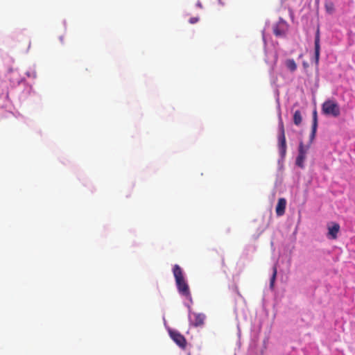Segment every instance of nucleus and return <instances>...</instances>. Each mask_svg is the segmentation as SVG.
Returning a JSON list of instances; mask_svg holds the SVG:
<instances>
[{"instance_id": "obj_21", "label": "nucleus", "mask_w": 355, "mask_h": 355, "mask_svg": "<svg viewBox=\"0 0 355 355\" xmlns=\"http://www.w3.org/2000/svg\"><path fill=\"white\" fill-rule=\"evenodd\" d=\"M30 46H31V42H30V41H28V47L26 49L27 51L29 49Z\"/></svg>"}, {"instance_id": "obj_6", "label": "nucleus", "mask_w": 355, "mask_h": 355, "mask_svg": "<svg viewBox=\"0 0 355 355\" xmlns=\"http://www.w3.org/2000/svg\"><path fill=\"white\" fill-rule=\"evenodd\" d=\"M320 31L319 29L317 30L315 37V64L318 66L319 63V59H320Z\"/></svg>"}, {"instance_id": "obj_1", "label": "nucleus", "mask_w": 355, "mask_h": 355, "mask_svg": "<svg viewBox=\"0 0 355 355\" xmlns=\"http://www.w3.org/2000/svg\"><path fill=\"white\" fill-rule=\"evenodd\" d=\"M173 272L179 293L186 297H191V293L188 284L184 279L182 270L180 266L175 264L173 266Z\"/></svg>"}, {"instance_id": "obj_2", "label": "nucleus", "mask_w": 355, "mask_h": 355, "mask_svg": "<svg viewBox=\"0 0 355 355\" xmlns=\"http://www.w3.org/2000/svg\"><path fill=\"white\" fill-rule=\"evenodd\" d=\"M322 111L326 115L338 117L340 114L338 104L334 100H327L322 105Z\"/></svg>"}, {"instance_id": "obj_11", "label": "nucleus", "mask_w": 355, "mask_h": 355, "mask_svg": "<svg viewBox=\"0 0 355 355\" xmlns=\"http://www.w3.org/2000/svg\"><path fill=\"white\" fill-rule=\"evenodd\" d=\"M305 159H306V155L298 154V155L296 158V161H295L296 165L302 168H304V162Z\"/></svg>"}, {"instance_id": "obj_20", "label": "nucleus", "mask_w": 355, "mask_h": 355, "mask_svg": "<svg viewBox=\"0 0 355 355\" xmlns=\"http://www.w3.org/2000/svg\"><path fill=\"white\" fill-rule=\"evenodd\" d=\"M7 117H13L14 114L12 112H7Z\"/></svg>"}, {"instance_id": "obj_7", "label": "nucleus", "mask_w": 355, "mask_h": 355, "mask_svg": "<svg viewBox=\"0 0 355 355\" xmlns=\"http://www.w3.org/2000/svg\"><path fill=\"white\" fill-rule=\"evenodd\" d=\"M328 235L331 239H336L340 231V225L337 223H332L331 225H328Z\"/></svg>"}, {"instance_id": "obj_15", "label": "nucleus", "mask_w": 355, "mask_h": 355, "mask_svg": "<svg viewBox=\"0 0 355 355\" xmlns=\"http://www.w3.org/2000/svg\"><path fill=\"white\" fill-rule=\"evenodd\" d=\"M313 121H312V126L313 127H318V114L316 110H314L313 112Z\"/></svg>"}, {"instance_id": "obj_18", "label": "nucleus", "mask_w": 355, "mask_h": 355, "mask_svg": "<svg viewBox=\"0 0 355 355\" xmlns=\"http://www.w3.org/2000/svg\"><path fill=\"white\" fill-rule=\"evenodd\" d=\"M198 20H199V18L197 17H191L189 19V23L193 24L198 22Z\"/></svg>"}, {"instance_id": "obj_5", "label": "nucleus", "mask_w": 355, "mask_h": 355, "mask_svg": "<svg viewBox=\"0 0 355 355\" xmlns=\"http://www.w3.org/2000/svg\"><path fill=\"white\" fill-rule=\"evenodd\" d=\"M205 315L199 313H193L190 315L191 324L195 327H200L204 324Z\"/></svg>"}, {"instance_id": "obj_8", "label": "nucleus", "mask_w": 355, "mask_h": 355, "mask_svg": "<svg viewBox=\"0 0 355 355\" xmlns=\"http://www.w3.org/2000/svg\"><path fill=\"white\" fill-rule=\"evenodd\" d=\"M286 205V200L284 198H279L276 206V214L280 216L284 215L285 213V209Z\"/></svg>"}, {"instance_id": "obj_19", "label": "nucleus", "mask_w": 355, "mask_h": 355, "mask_svg": "<svg viewBox=\"0 0 355 355\" xmlns=\"http://www.w3.org/2000/svg\"><path fill=\"white\" fill-rule=\"evenodd\" d=\"M196 6L200 8H202V5L200 1H198Z\"/></svg>"}, {"instance_id": "obj_10", "label": "nucleus", "mask_w": 355, "mask_h": 355, "mask_svg": "<svg viewBox=\"0 0 355 355\" xmlns=\"http://www.w3.org/2000/svg\"><path fill=\"white\" fill-rule=\"evenodd\" d=\"M285 65L291 72H293L297 69V64L293 59L286 60L285 62Z\"/></svg>"}, {"instance_id": "obj_3", "label": "nucleus", "mask_w": 355, "mask_h": 355, "mask_svg": "<svg viewBox=\"0 0 355 355\" xmlns=\"http://www.w3.org/2000/svg\"><path fill=\"white\" fill-rule=\"evenodd\" d=\"M279 132L278 146L281 156L284 157L286 153V141L284 132V125L280 114L279 116Z\"/></svg>"}, {"instance_id": "obj_16", "label": "nucleus", "mask_w": 355, "mask_h": 355, "mask_svg": "<svg viewBox=\"0 0 355 355\" xmlns=\"http://www.w3.org/2000/svg\"><path fill=\"white\" fill-rule=\"evenodd\" d=\"M273 33L277 37L282 36L284 34V31L281 30L277 26L273 28Z\"/></svg>"}, {"instance_id": "obj_14", "label": "nucleus", "mask_w": 355, "mask_h": 355, "mask_svg": "<svg viewBox=\"0 0 355 355\" xmlns=\"http://www.w3.org/2000/svg\"><path fill=\"white\" fill-rule=\"evenodd\" d=\"M277 268L275 266L273 268V272H272V275L270 278V288H272L274 286V284H275V279H276V276H277Z\"/></svg>"}, {"instance_id": "obj_13", "label": "nucleus", "mask_w": 355, "mask_h": 355, "mask_svg": "<svg viewBox=\"0 0 355 355\" xmlns=\"http://www.w3.org/2000/svg\"><path fill=\"white\" fill-rule=\"evenodd\" d=\"M325 9L328 13H333L334 11V4L331 1H327L324 4Z\"/></svg>"}, {"instance_id": "obj_9", "label": "nucleus", "mask_w": 355, "mask_h": 355, "mask_svg": "<svg viewBox=\"0 0 355 355\" xmlns=\"http://www.w3.org/2000/svg\"><path fill=\"white\" fill-rule=\"evenodd\" d=\"M293 123L296 125H300L302 122V116L300 110H296L293 114Z\"/></svg>"}, {"instance_id": "obj_17", "label": "nucleus", "mask_w": 355, "mask_h": 355, "mask_svg": "<svg viewBox=\"0 0 355 355\" xmlns=\"http://www.w3.org/2000/svg\"><path fill=\"white\" fill-rule=\"evenodd\" d=\"M318 127H311V132L310 135V143H311L315 139Z\"/></svg>"}, {"instance_id": "obj_12", "label": "nucleus", "mask_w": 355, "mask_h": 355, "mask_svg": "<svg viewBox=\"0 0 355 355\" xmlns=\"http://www.w3.org/2000/svg\"><path fill=\"white\" fill-rule=\"evenodd\" d=\"M309 148V146H304L303 142L300 141L298 148V154L306 155Z\"/></svg>"}, {"instance_id": "obj_4", "label": "nucleus", "mask_w": 355, "mask_h": 355, "mask_svg": "<svg viewBox=\"0 0 355 355\" xmlns=\"http://www.w3.org/2000/svg\"><path fill=\"white\" fill-rule=\"evenodd\" d=\"M170 336L173 340L181 348L184 349L187 346V340L183 335L177 331H171Z\"/></svg>"}]
</instances>
